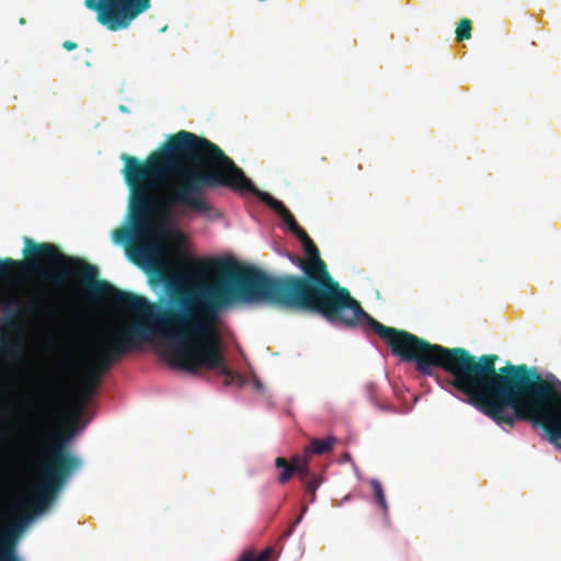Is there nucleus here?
Here are the masks:
<instances>
[{"label": "nucleus", "mask_w": 561, "mask_h": 561, "mask_svg": "<svg viewBox=\"0 0 561 561\" xmlns=\"http://www.w3.org/2000/svg\"><path fill=\"white\" fill-rule=\"evenodd\" d=\"M236 169L241 174V176L248 182V184H244L243 187H234V186H228L231 190L234 191H241V192H249L252 194H255L259 196V198L267 205L272 210H274L283 220V222L288 227V229L298 238L300 236H305V230L297 224L295 220L293 214L284 206L282 202L274 198L271 194L266 192H260L255 185L251 182L250 179H248L243 171L236 165Z\"/></svg>", "instance_id": "nucleus-7"}, {"label": "nucleus", "mask_w": 561, "mask_h": 561, "mask_svg": "<svg viewBox=\"0 0 561 561\" xmlns=\"http://www.w3.org/2000/svg\"><path fill=\"white\" fill-rule=\"evenodd\" d=\"M80 465V459L66 449L65 437L59 434L48 437L32 496L18 506L20 511H30L32 514L5 522L0 515V561H21L16 546L24 527L33 514L42 513L51 505L65 482Z\"/></svg>", "instance_id": "nucleus-5"}, {"label": "nucleus", "mask_w": 561, "mask_h": 561, "mask_svg": "<svg viewBox=\"0 0 561 561\" xmlns=\"http://www.w3.org/2000/svg\"><path fill=\"white\" fill-rule=\"evenodd\" d=\"M501 377L488 402V417L502 427L528 421L561 448V382L558 389L524 364H507Z\"/></svg>", "instance_id": "nucleus-4"}, {"label": "nucleus", "mask_w": 561, "mask_h": 561, "mask_svg": "<svg viewBox=\"0 0 561 561\" xmlns=\"http://www.w3.org/2000/svg\"><path fill=\"white\" fill-rule=\"evenodd\" d=\"M24 243V260L10 257V368L23 357L21 331L24 324L58 318L73 284L94 299L149 320L104 328L93 334L81 387L76 394L77 419L82 415L101 376L122 356L153 336L171 345L168 359L172 367L194 375L201 369L218 370L225 376L226 386L239 379L226 365L219 323L222 312L242 300L225 279L174 285L169 306L153 313V305L147 298L99 280L98 267L87 261L62 253L50 242L36 243L25 238Z\"/></svg>", "instance_id": "nucleus-1"}, {"label": "nucleus", "mask_w": 561, "mask_h": 561, "mask_svg": "<svg viewBox=\"0 0 561 561\" xmlns=\"http://www.w3.org/2000/svg\"><path fill=\"white\" fill-rule=\"evenodd\" d=\"M307 511V506H302L300 515L294 520V523L290 525L289 529L286 531L285 536H290L294 531V528L301 522L304 514Z\"/></svg>", "instance_id": "nucleus-16"}, {"label": "nucleus", "mask_w": 561, "mask_h": 561, "mask_svg": "<svg viewBox=\"0 0 561 561\" xmlns=\"http://www.w3.org/2000/svg\"><path fill=\"white\" fill-rule=\"evenodd\" d=\"M370 485H371L373 493H374L377 504L381 507L383 513L387 515L388 504H387V500H386L383 488H382L381 483L378 480H373L370 482Z\"/></svg>", "instance_id": "nucleus-11"}, {"label": "nucleus", "mask_w": 561, "mask_h": 561, "mask_svg": "<svg viewBox=\"0 0 561 561\" xmlns=\"http://www.w3.org/2000/svg\"><path fill=\"white\" fill-rule=\"evenodd\" d=\"M84 7L95 13L96 21L110 32L127 30L151 0H84Z\"/></svg>", "instance_id": "nucleus-6"}, {"label": "nucleus", "mask_w": 561, "mask_h": 561, "mask_svg": "<svg viewBox=\"0 0 561 561\" xmlns=\"http://www.w3.org/2000/svg\"><path fill=\"white\" fill-rule=\"evenodd\" d=\"M472 23L469 19L463 18L459 21L456 28V39L463 42L471 38Z\"/></svg>", "instance_id": "nucleus-10"}, {"label": "nucleus", "mask_w": 561, "mask_h": 561, "mask_svg": "<svg viewBox=\"0 0 561 561\" xmlns=\"http://www.w3.org/2000/svg\"><path fill=\"white\" fill-rule=\"evenodd\" d=\"M122 174L129 190L131 228H118L113 238L130 242L127 252L136 264L164 277L168 264L159 238L163 227L157 214L176 207L208 219L221 214L203 192L218 186L244 187L248 182L236 163L214 142L187 130L171 135L145 160L123 153Z\"/></svg>", "instance_id": "nucleus-3"}, {"label": "nucleus", "mask_w": 561, "mask_h": 561, "mask_svg": "<svg viewBox=\"0 0 561 561\" xmlns=\"http://www.w3.org/2000/svg\"><path fill=\"white\" fill-rule=\"evenodd\" d=\"M273 553L272 548L264 549L260 554H255L253 551L243 553L238 561H268Z\"/></svg>", "instance_id": "nucleus-13"}, {"label": "nucleus", "mask_w": 561, "mask_h": 561, "mask_svg": "<svg viewBox=\"0 0 561 561\" xmlns=\"http://www.w3.org/2000/svg\"><path fill=\"white\" fill-rule=\"evenodd\" d=\"M275 467L279 470L277 481L279 484H285L295 474V467L290 466L284 457H277L275 459Z\"/></svg>", "instance_id": "nucleus-9"}, {"label": "nucleus", "mask_w": 561, "mask_h": 561, "mask_svg": "<svg viewBox=\"0 0 561 561\" xmlns=\"http://www.w3.org/2000/svg\"><path fill=\"white\" fill-rule=\"evenodd\" d=\"M20 24H25V19H20Z\"/></svg>", "instance_id": "nucleus-19"}, {"label": "nucleus", "mask_w": 561, "mask_h": 561, "mask_svg": "<svg viewBox=\"0 0 561 561\" xmlns=\"http://www.w3.org/2000/svg\"><path fill=\"white\" fill-rule=\"evenodd\" d=\"M298 239L306 260L297 256L295 263L302 275L272 276L255 267L237 266L216 279H225L243 302H268L287 311L321 314L343 328L369 329L388 345L392 355L414 363L420 374L433 376L436 368L443 369L463 401L483 412L502 378V367H495L497 355L474 356L463 347L432 344L405 330L380 323L362 308L348 289L333 279L307 232Z\"/></svg>", "instance_id": "nucleus-2"}, {"label": "nucleus", "mask_w": 561, "mask_h": 561, "mask_svg": "<svg viewBox=\"0 0 561 561\" xmlns=\"http://www.w3.org/2000/svg\"><path fill=\"white\" fill-rule=\"evenodd\" d=\"M37 415L41 420L47 419L48 416V403H41L38 405Z\"/></svg>", "instance_id": "nucleus-17"}, {"label": "nucleus", "mask_w": 561, "mask_h": 561, "mask_svg": "<svg viewBox=\"0 0 561 561\" xmlns=\"http://www.w3.org/2000/svg\"><path fill=\"white\" fill-rule=\"evenodd\" d=\"M336 438L333 436L327 438H312L305 448L306 454L324 455L333 449Z\"/></svg>", "instance_id": "nucleus-8"}, {"label": "nucleus", "mask_w": 561, "mask_h": 561, "mask_svg": "<svg viewBox=\"0 0 561 561\" xmlns=\"http://www.w3.org/2000/svg\"><path fill=\"white\" fill-rule=\"evenodd\" d=\"M295 473L298 474L299 479L302 482L307 480L309 477H311L309 470V460L306 463L301 465L300 467H295Z\"/></svg>", "instance_id": "nucleus-14"}, {"label": "nucleus", "mask_w": 561, "mask_h": 561, "mask_svg": "<svg viewBox=\"0 0 561 561\" xmlns=\"http://www.w3.org/2000/svg\"><path fill=\"white\" fill-rule=\"evenodd\" d=\"M77 43L72 42V41H66L64 42L62 44V47L66 49V50H73L77 48Z\"/></svg>", "instance_id": "nucleus-18"}, {"label": "nucleus", "mask_w": 561, "mask_h": 561, "mask_svg": "<svg viewBox=\"0 0 561 561\" xmlns=\"http://www.w3.org/2000/svg\"><path fill=\"white\" fill-rule=\"evenodd\" d=\"M304 482H305V489H306L307 493L310 494V502H314L316 491L322 483V478L317 473H312L311 477H309Z\"/></svg>", "instance_id": "nucleus-12"}, {"label": "nucleus", "mask_w": 561, "mask_h": 561, "mask_svg": "<svg viewBox=\"0 0 561 561\" xmlns=\"http://www.w3.org/2000/svg\"><path fill=\"white\" fill-rule=\"evenodd\" d=\"M308 455L305 453V456H294L289 462L293 467H300L301 465L308 461Z\"/></svg>", "instance_id": "nucleus-15"}]
</instances>
